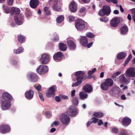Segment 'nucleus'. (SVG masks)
I'll list each match as a JSON object with an SVG mask.
<instances>
[{
  "instance_id": "obj_40",
  "label": "nucleus",
  "mask_w": 135,
  "mask_h": 135,
  "mask_svg": "<svg viewBox=\"0 0 135 135\" xmlns=\"http://www.w3.org/2000/svg\"><path fill=\"white\" fill-rule=\"evenodd\" d=\"M98 14L100 16H104L105 15L107 16V14L105 12L104 9H103L102 8V9H100L98 12Z\"/></svg>"
},
{
  "instance_id": "obj_8",
  "label": "nucleus",
  "mask_w": 135,
  "mask_h": 135,
  "mask_svg": "<svg viewBox=\"0 0 135 135\" xmlns=\"http://www.w3.org/2000/svg\"><path fill=\"white\" fill-rule=\"evenodd\" d=\"M48 70V67L47 65H41L37 69V72L40 74H44Z\"/></svg>"
},
{
  "instance_id": "obj_1",
  "label": "nucleus",
  "mask_w": 135,
  "mask_h": 135,
  "mask_svg": "<svg viewBox=\"0 0 135 135\" xmlns=\"http://www.w3.org/2000/svg\"><path fill=\"white\" fill-rule=\"evenodd\" d=\"M96 69L94 68L92 70L88 71V75H85V73L82 71H79L76 72L75 74V76L76 77V80L77 81L75 83H74L72 85V87L80 85L83 80H85L87 78L89 79L93 78L94 76L93 74L96 71Z\"/></svg>"
},
{
  "instance_id": "obj_44",
  "label": "nucleus",
  "mask_w": 135,
  "mask_h": 135,
  "mask_svg": "<svg viewBox=\"0 0 135 135\" xmlns=\"http://www.w3.org/2000/svg\"><path fill=\"white\" fill-rule=\"evenodd\" d=\"M132 54H129L128 58L126 60L125 63L126 64H127L132 58Z\"/></svg>"
},
{
  "instance_id": "obj_21",
  "label": "nucleus",
  "mask_w": 135,
  "mask_h": 135,
  "mask_svg": "<svg viewBox=\"0 0 135 135\" xmlns=\"http://www.w3.org/2000/svg\"><path fill=\"white\" fill-rule=\"evenodd\" d=\"M80 42L84 46H86L88 43V41L87 38L85 36H81Z\"/></svg>"
},
{
  "instance_id": "obj_46",
  "label": "nucleus",
  "mask_w": 135,
  "mask_h": 135,
  "mask_svg": "<svg viewBox=\"0 0 135 135\" xmlns=\"http://www.w3.org/2000/svg\"><path fill=\"white\" fill-rule=\"evenodd\" d=\"M100 20L101 22H106L108 21V19L107 17H104L100 19Z\"/></svg>"
},
{
  "instance_id": "obj_14",
  "label": "nucleus",
  "mask_w": 135,
  "mask_h": 135,
  "mask_svg": "<svg viewBox=\"0 0 135 135\" xmlns=\"http://www.w3.org/2000/svg\"><path fill=\"white\" fill-rule=\"evenodd\" d=\"M131 119L128 117L123 118L122 120V125L125 127L128 126L131 124Z\"/></svg>"
},
{
  "instance_id": "obj_42",
  "label": "nucleus",
  "mask_w": 135,
  "mask_h": 135,
  "mask_svg": "<svg viewBox=\"0 0 135 135\" xmlns=\"http://www.w3.org/2000/svg\"><path fill=\"white\" fill-rule=\"evenodd\" d=\"M86 35L88 37L90 38H94L95 37V35L91 32H88L86 33Z\"/></svg>"
},
{
  "instance_id": "obj_55",
  "label": "nucleus",
  "mask_w": 135,
  "mask_h": 135,
  "mask_svg": "<svg viewBox=\"0 0 135 135\" xmlns=\"http://www.w3.org/2000/svg\"><path fill=\"white\" fill-rule=\"evenodd\" d=\"M55 100L56 101L59 102L61 101V99L59 96H56L55 98Z\"/></svg>"
},
{
  "instance_id": "obj_47",
  "label": "nucleus",
  "mask_w": 135,
  "mask_h": 135,
  "mask_svg": "<svg viewBox=\"0 0 135 135\" xmlns=\"http://www.w3.org/2000/svg\"><path fill=\"white\" fill-rule=\"evenodd\" d=\"M59 38L58 35H56L52 39V40L54 42H56L59 41Z\"/></svg>"
},
{
  "instance_id": "obj_28",
  "label": "nucleus",
  "mask_w": 135,
  "mask_h": 135,
  "mask_svg": "<svg viewBox=\"0 0 135 135\" xmlns=\"http://www.w3.org/2000/svg\"><path fill=\"white\" fill-rule=\"evenodd\" d=\"M17 39L18 41L22 44L25 42L26 39V38L24 36L22 35H19L17 36Z\"/></svg>"
},
{
  "instance_id": "obj_19",
  "label": "nucleus",
  "mask_w": 135,
  "mask_h": 135,
  "mask_svg": "<svg viewBox=\"0 0 135 135\" xmlns=\"http://www.w3.org/2000/svg\"><path fill=\"white\" fill-rule=\"evenodd\" d=\"M38 0H31L30 2V7L32 8H35L39 5Z\"/></svg>"
},
{
  "instance_id": "obj_64",
  "label": "nucleus",
  "mask_w": 135,
  "mask_h": 135,
  "mask_svg": "<svg viewBox=\"0 0 135 135\" xmlns=\"http://www.w3.org/2000/svg\"><path fill=\"white\" fill-rule=\"evenodd\" d=\"M93 44V42H91L89 43L88 44H87L86 45L87 47L88 48H90L92 45Z\"/></svg>"
},
{
  "instance_id": "obj_29",
  "label": "nucleus",
  "mask_w": 135,
  "mask_h": 135,
  "mask_svg": "<svg viewBox=\"0 0 135 135\" xmlns=\"http://www.w3.org/2000/svg\"><path fill=\"white\" fill-rule=\"evenodd\" d=\"M120 30L122 34L125 35L128 32V28L127 26H123L120 28Z\"/></svg>"
},
{
  "instance_id": "obj_11",
  "label": "nucleus",
  "mask_w": 135,
  "mask_h": 135,
  "mask_svg": "<svg viewBox=\"0 0 135 135\" xmlns=\"http://www.w3.org/2000/svg\"><path fill=\"white\" fill-rule=\"evenodd\" d=\"M50 57V56L48 54H44L42 55L40 60L41 63L44 64H47L49 60Z\"/></svg>"
},
{
  "instance_id": "obj_10",
  "label": "nucleus",
  "mask_w": 135,
  "mask_h": 135,
  "mask_svg": "<svg viewBox=\"0 0 135 135\" xmlns=\"http://www.w3.org/2000/svg\"><path fill=\"white\" fill-rule=\"evenodd\" d=\"M126 73L127 76L130 77H135V68L133 67L127 69Z\"/></svg>"
},
{
  "instance_id": "obj_37",
  "label": "nucleus",
  "mask_w": 135,
  "mask_h": 135,
  "mask_svg": "<svg viewBox=\"0 0 135 135\" xmlns=\"http://www.w3.org/2000/svg\"><path fill=\"white\" fill-rule=\"evenodd\" d=\"M126 56V53L124 52H120L119 53V60L123 59L125 58Z\"/></svg>"
},
{
  "instance_id": "obj_27",
  "label": "nucleus",
  "mask_w": 135,
  "mask_h": 135,
  "mask_svg": "<svg viewBox=\"0 0 135 135\" xmlns=\"http://www.w3.org/2000/svg\"><path fill=\"white\" fill-rule=\"evenodd\" d=\"M43 12L46 16H48L51 15V12L49 9V7H46L43 9Z\"/></svg>"
},
{
  "instance_id": "obj_35",
  "label": "nucleus",
  "mask_w": 135,
  "mask_h": 135,
  "mask_svg": "<svg viewBox=\"0 0 135 135\" xmlns=\"http://www.w3.org/2000/svg\"><path fill=\"white\" fill-rule=\"evenodd\" d=\"M3 9L5 13H8L10 12V8L8 6L5 5H3Z\"/></svg>"
},
{
  "instance_id": "obj_17",
  "label": "nucleus",
  "mask_w": 135,
  "mask_h": 135,
  "mask_svg": "<svg viewBox=\"0 0 135 135\" xmlns=\"http://www.w3.org/2000/svg\"><path fill=\"white\" fill-rule=\"evenodd\" d=\"M3 98L5 100L4 101H11L13 100L12 96L7 92L4 93L2 94Z\"/></svg>"
},
{
  "instance_id": "obj_32",
  "label": "nucleus",
  "mask_w": 135,
  "mask_h": 135,
  "mask_svg": "<svg viewBox=\"0 0 135 135\" xmlns=\"http://www.w3.org/2000/svg\"><path fill=\"white\" fill-rule=\"evenodd\" d=\"M104 114L101 112H97L94 113L93 116L97 118H100L104 116Z\"/></svg>"
},
{
  "instance_id": "obj_58",
  "label": "nucleus",
  "mask_w": 135,
  "mask_h": 135,
  "mask_svg": "<svg viewBox=\"0 0 135 135\" xmlns=\"http://www.w3.org/2000/svg\"><path fill=\"white\" fill-rule=\"evenodd\" d=\"M84 3H88L90 2V0H81Z\"/></svg>"
},
{
  "instance_id": "obj_4",
  "label": "nucleus",
  "mask_w": 135,
  "mask_h": 135,
  "mask_svg": "<svg viewBox=\"0 0 135 135\" xmlns=\"http://www.w3.org/2000/svg\"><path fill=\"white\" fill-rule=\"evenodd\" d=\"M59 119L64 125H68L69 123L70 119L69 116L64 113H62L59 117Z\"/></svg>"
},
{
  "instance_id": "obj_61",
  "label": "nucleus",
  "mask_w": 135,
  "mask_h": 135,
  "mask_svg": "<svg viewBox=\"0 0 135 135\" xmlns=\"http://www.w3.org/2000/svg\"><path fill=\"white\" fill-rule=\"evenodd\" d=\"M61 98L63 99H68V97L65 95H62L61 96Z\"/></svg>"
},
{
  "instance_id": "obj_12",
  "label": "nucleus",
  "mask_w": 135,
  "mask_h": 135,
  "mask_svg": "<svg viewBox=\"0 0 135 135\" xmlns=\"http://www.w3.org/2000/svg\"><path fill=\"white\" fill-rule=\"evenodd\" d=\"M14 19L16 23L18 25H21L23 23V20L22 16L21 14L15 15Z\"/></svg>"
},
{
  "instance_id": "obj_5",
  "label": "nucleus",
  "mask_w": 135,
  "mask_h": 135,
  "mask_svg": "<svg viewBox=\"0 0 135 135\" xmlns=\"http://www.w3.org/2000/svg\"><path fill=\"white\" fill-rule=\"evenodd\" d=\"M77 110L76 108L73 105L70 106L67 109V113L71 117H74L77 114Z\"/></svg>"
},
{
  "instance_id": "obj_16",
  "label": "nucleus",
  "mask_w": 135,
  "mask_h": 135,
  "mask_svg": "<svg viewBox=\"0 0 135 135\" xmlns=\"http://www.w3.org/2000/svg\"><path fill=\"white\" fill-rule=\"evenodd\" d=\"M63 54L61 51L58 52L53 55L54 59L56 60H61L63 56Z\"/></svg>"
},
{
  "instance_id": "obj_15",
  "label": "nucleus",
  "mask_w": 135,
  "mask_h": 135,
  "mask_svg": "<svg viewBox=\"0 0 135 135\" xmlns=\"http://www.w3.org/2000/svg\"><path fill=\"white\" fill-rule=\"evenodd\" d=\"M110 24L112 27H115L118 25V17H114L110 21Z\"/></svg>"
},
{
  "instance_id": "obj_50",
  "label": "nucleus",
  "mask_w": 135,
  "mask_h": 135,
  "mask_svg": "<svg viewBox=\"0 0 135 135\" xmlns=\"http://www.w3.org/2000/svg\"><path fill=\"white\" fill-rule=\"evenodd\" d=\"M86 10V8L85 7H81L80 9L79 12L80 13H82L84 12Z\"/></svg>"
},
{
  "instance_id": "obj_2",
  "label": "nucleus",
  "mask_w": 135,
  "mask_h": 135,
  "mask_svg": "<svg viewBox=\"0 0 135 135\" xmlns=\"http://www.w3.org/2000/svg\"><path fill=\"white\" fill-rule=\"evenodd\" d=\"M113 84V81L112 79L107 78L105 80L104 82L101 83L100 87L103 90H106L109 87L111 86Z\"/></svg>"
},
{
  "instance_id": "obj_59",
  "label": "nucleus",
  "mask_w": 135,
  "mask_h": 135,
  "mask_svg": "<svg viewBox=\"0 0 135 135\" xmlns=\"http://www.w3.org/2000/svg\"><path fill=\"white\" fill-rule=\"evenodd\" d=\"M121 99L122 100H125L126 99V97L125 95L124 94H123L121 96Z\"/></svg>"
},
{
  "instance_id": "obj_34",
  "label": "nucleus",
  "mask_w": 135,
  "mask_h": 135,
  "mask_svg": "<svg viewBox=\"0 0 135 135\" xmlns=\"http://www.w3.org/2000/svg\"><path fill=\"white\" fill-rule=\"evenodd\" d=\"M64 17L63 15H60L57 17L56 21L57 23H60L63 21Z\"/></svg>"
},
{
  "instance_id": "obj_20",
  "label": "nucleus",
  "mask_w": 135,
  "mask_h": 135,
  "mask_svg": "<svg viewBox=\"0 0 135 135\" xmlns=\"http://www.w3.org/2000/svg\"><path fill=\"white\" fill-rule=\"evenodd\" d=\"M76 4L74 1L71 2L69 6L70 11L73 12H75L77 11Z\"/></svg>"
},
{
  "instance_id": "obj_43",
  "label": "nucleus",
  "mask_w": 135,
  "mask_h": 135,
  "mask_svg": "<svg viewBox=\"0 0 135 135\" xmlns=\"http://www.w3.org/2000/svg\"><path fill=\"white\" fill-rule=\"evenodd\" d=\"M118 75V71H117L116 73L113 75L112 78L114 80H117L118 78L117 76Z\"/></svg>"
},
{
  "instance_id": "obj_30",
  "label": "nucleus",
  "mask_w": 135,
  "mask_h": 135,
  "mask_svg": "<svg viewBox=\"0 0 135 135\" xmlns=\"http://www.w3.org/2000/svg\"><path fill=\"white\" fill-rule=\"evenodd\" d=\"M52 8L54 10L57 12L62 11L61 7L57 4V3L55 4L52 6Z\"/></svg>"
},
{
  "instance_id": "obj_25",
  "label": "nucleus",
  "mask_w": 135,
  "mask_h": 135,
  "mask_svg": "<svg viewBox=\"0 0 135 135\" xmlns=\"http://www.w3.org/2000/svg\"><path fill=\"white\" fill-rule=\"evenodd\" d=\"M31 81L33 82H36L38 79L37 75L34 73H31L29 76Z\"/></svg>"
},
{
  "instance_id": "obj_6",
  "label": "nucleus",
  "mask_w": 135,
  "mask_h": 135,
  "mask_svg": "<svg viewBox=\"0 0 135 135\" xmlns=\"http://www.w3.org/2000/svg\"><path fill=\"white\" fill-rule=\"evenodd\" d=\"M56 86L54 85L49 88L46 93V96L48 97H53L54 96L55 92L56 90Z\"/></svg>"
},
{
  "instance_id": "obj_62",
  "label": "nucleus",
  "mask_w": 135,
  "mask_h": 135,
  "mask_svg": "<svg viewBox=\"0 0 135 135\" xmlns=\"http://www.w3.org/2000/svg\"><path fill=\"white\" fill-rule=\"evenodd\" d=\"M112 2L114 4H116L117 3V0H110V3Z\"/></svg>"
},
{
  "instance_id": "obj_41",
  "label": "nucleus",
  "mask_w": 135,
  "mask_h": 135,
  "mask_svg": "<svg viewBox=\"0 0 135 135\" xmlns=\"http://www.w3.org/2000/svg\"><path fill=\"white\" fill-rule=\"evenodd\" d=\"M73 104L74 105H77L78 104V101L76 98H74L72 100Z\"/></svg>"
},
{
  "instance_id": "obj_56",
  "label": "nucleus",
  "mask_w": 135,
  "mask_h": 135,
  "mask_svg": "<svg viewBox=\"0 0 135 135\" xmlns=\"http://www.w3.org/2000/svg\"><path fill=\"white\" fill-rule=\"evenodd\" d=\"M75 90H74L72 91L71 94V97H73L75 96Z\"/></svg>"
},
{
  "instance_id": "obj_9",
  "label": "nucleus",
  "mask_w": 135,
  "mask_h": 135,
  "mask_svg": "<svg viewBox=\"0 0 135 135\" xmlns=\"http://www.w3.org/2000/svg\"><path fill=\"white\" fill-rule=\"evenodd\" d=\"M11 104L10 101H3L1 103V108L3 110H6L11 107Z\"/></svg>"
},
{
  "instance_id": "obj_45",
  "label": "nucleus",
  "mask_w": 135,
  "mask_h": 135,
  "mask_svg": "<svg viewBox=\"0 0 135 135\" xmlns=\"http://www.w3.org/2000/svg\"><path fill=\"white\" fill-rule=\"evenodd\" d=\"M91 120H92L91 121L92 123H95L98 122L99 119L96 118V117H93L91 118Z\"/></svg>"
},
{
  "instance_id": "obj_23",
  "label": "nucleus",
  "mask_w": 135,
  "mask_h": 135,
  "mask_svg": "<svg viewBox=\"0 0 135 135\" xmlns=\"http://www.w3.org/2000/svg\"><path fill=\"white\" fill-rule=\"evenodd\" d=\"M84 90L86 92L89 93L93 90V88L91 85H86L83 87Z\"/></svg>"
},
{
  "instance_id": "obj_33",
  "label": "nucleus",
  "mask_w": 135,
  "mask_h": 135,
  "mask_svg": "<svg viewBox=\"0 0 135 135\" xmlns=\"http://www.w3.org/2000/svg\"><path fill=\"white\" fill-rule=\"evenodd\" d=\"M79 96L80 99H84L86 98L88 96V95L82 91L79 93Z\"/></svg>"
},
{
  "instance_id": "obj_36",
  "label": "nucleus",
  "mask_w": 135,
  "mask_h": 135,
  "mask_svg": "<svg viewBox=\"0 0 135 135\" xmlns=\"http://www.w3.org/2000/svg\"><path fill=\"white\" fill-rule=\"evenodd\" d=\"M23 49L21 47H20L17 50H14V53L16 54H18L22 53L23 51Z\"/></svg>"
},
{
  "instance_id": "obj_26",
  "label": "nucleus",
  "mask_w": 135,
  "mask_h": 135,
  "mask_svg": "<svg viewBox=\"0 0 135 135\" xmlns=\"http://www.w3.org/2000/svg\"><path fill=\"white\" fill-rule=\"evenodd\" d=\"M102 8L103 9H104L105 12L107 14V16H109L111 12V9L110 7L107 5L104 6Z\"/></svg>"
},
{
  "instance_id": "obj_3",
  "label": "nucleus",
  "mask_w": 135,
  "mask_h": 135,
  "mask_svg": "<svg viewBox=\"0 0 135 135\" xmlns=\"http://www.w3.org/2000/svg\"><path fill=\"white\" fill-rule=\"evenodd\" d=\"M75 27L78 31H81L85 27V22L81 19L75 20Z\"/></svg>"
},
{
  "instance_id": "obj_53",
  "label": "nucleus",
  "mask_w": 135,
  "mask_h": 135,
  "mask_svg": "<svg viewBox=\"0 0 135 135\" xmlns=\"http://www.w3.org/2000/svg\"><path fill=\"white\" fill-rule=\"evenodd\" d=\"M26 15L27 17H29L31 15V12L28 11H27L26 13Z\"/></svg>"
},
{
  "instance_id": "obj_60",
  "label": "nucleus",
  "mask_w": 135,
  "mask_h": 135,
  "mask_svg": "<svg viewBox=\"0 0 135 135\" xmlns=\"http://www.w3.org/2000/svg\"><path fill=\"white\" fill-rule=\"evenodd\" d=\"M12 64L13 65H17V62L16 61L13 60L12 62Z\"/></svg>"
},
{
  "instance_id": "obj_52",
  "label": "nucleus",
  "mask_w": 135,
  "mask_h": 135,
  "mask_svg": "<svg viewBox=\"0 0 135 135\" xmlns=\"http://www.w3.org/2000/svg\"><path fill=\"white\" fill-rule=\"evenodd\" d=\"M112 131L115 133H118V130L117 128L113 127L112 129Z\"/></svg>"
},
{
  "instance_id": "obj_39",
  "label": "nucleus",
  "mask_w": 135,
  "mask_h": 135,
  "mask_svg": "<svg viewBox=\"0 0 135 135\" xmlns=\"http://www.w3.org/2000/svg\"><path fill=\"white\" fill-rule=\"evenodd\" d=\"M98 14L100 16H104L105 15L107 16V14L105 12L104 9H103L102 8V9H100L98 12Z\"/></svg>"
},
{
  "instance_id": "obj_31",
  "label": "nucleus",
  "mask_w": 135,
  "mask_h": 135,
  "mask_svg": "<svg viewBox=\"0 0 135 135\" xmlns=\"http://www.w3.org/2000/svg\"><path fill=\"white\" fill-rule=\"evenodd\" d=\"M59 49L60 50L65 51L66 50L67 47L66 45L63 43H60L59 45Z\"/></svg>"
},
{
  "instance_id": "obj_63",
  "label": "nucleus",
  "mask_w": 135,
  "mask_h": 135,
  "mask_svg": "<svg viewBox=\"0 0 135 135\" xmlns=\"http://www.w3.org/2000/svg\"><path fill=\"white\" fill-rule=\"evenodd\" d=\"M45 114L47 116L49 117L50 116V112L49 111H47L45 112Z\"/></svg>"
},
{
  "instance_id": "obj_54",
  "label": "nucleus",
  "mask_w": 135,
  "mask_h": 135,
  "mask_svg": "<svg viewBox=\"0 0 135 135\" xmlns=\"http://www.w3.org/2000/svg\"><path fill=\"white\" fill-rule=\"evenodd\" d=\"M104 124L102 120L100 119L99 120V121L98 123V124L99 126H101Z\"/></svg>"
},
{
  "instance_id": "obj_48",
  "label": "nucleus",
  "mask_w": 135,
  "mask_h": 135,
  "mask_svg": "<svg viewBox=\"0 0 135 135\" xmlns=\"http://www.w3.org/2000/svg\"><path fill=\"white\" fill-rule=\"evenodd\" d=\"M69 21L70 22L74 21L75 20V17L72 15L69 16L68 17Z\"/></svg>"
},
{
  "instance_id": "obj_7",
  "label": "nucleus",
  "mask_w": 135,
  "mask_h": 135,
  "mask_svg": "<svg viewBox=\"0 0 135 135\" xmlns=\"http://www.w3.org/2000/svg\"><path fill=\"white\" fill-rule=\"evenodd\" d=\"M10 131V127L7 124H3L0 126V132L2 133H6L9 132Z\"/></svg>"
},
{
  "instance_id": "obj_38",
  "label": "nucleus",
  "mask_w": 135,
  "mask_h": 135,
  "mask_svg": "<svg viewBox=\"0 0 135 135\" xmlns=\"http://www.w3.org/2000/svg\"><path fill=\"white\" fill-rule=\"evenodd\" d=\"M119 135H129L126 130L123 129H120Z\"/></svg>"
},
{
  "instance_id": "obj_18",
  "label": "nucleus",
  "mask_w": 135,
  "mask_h": 135,
  "mask_svg": "<svg viewBox=\"0 0 135 135\" xmlns=\"http://www.w3.org/2000/svg\"><path fill=\"white\" fill-rule=\"evenodd\" d=\"M119 79L120 82L124 84H128L130 81V79H126L125 76L123 75H120L119 76Z\"/></svg>"
},
{
  "instance_id": "obj_22",
  "label": "nucleus",
  "mask_w": 135,
  "mask_h": 135,
  "mask_svg": "<svg viewBox=\"0 0 135 135\" xmlns=\"http://www.w3.org/2000/svg\"><path fill=\"white\" fill-rule=\"evenodd\" d=\"M20 9L17 8L12 7L11 10V15H18V14H20Z\"/></svg>"
},
{
  "instance_id": "obj_13",
  "label": "nucleus",
  "mask_w": 135,
  "mask_h": 135,
  "mask_svg": "<svg viewBox=\"0 0 135 135\" xmlns=\"http://www.w3.org/2000/svg\"><path fill=\"white\" fill-rule=\"evenodd\" d=\"M34 91L30 89L25 93V97L28 100L32 99L33 97Z\"/></svg>"
},
{
  "instance_id": "obj_51",
  "label": "nucleus",
  "mask_w": 135,
  "mask_h": 135,
  "mask_svg": "<svg viewBox=\"0 0 135 135\" xmlns=\"http://www.w3.org/2000/svg\"><path fill=\"white\" fill-rule=\"evenodd\" d=\"M36 89L38 91L40 90L41 88V85L39 84L37 86H36L35 87Z\"/></svg>"
},
{
  "instance_id": "obj_57",
  "label": "nucleus",
  "mask_w": 135,
  "mask_h": 135,
  "mask_svg": "<svg viewBox=\"0 0 135 135\" xmlns=\"http://www.w3.org/2000/svg\"><path fill=\"white\" fill-rule=\"evenodd\" d=\"M13 0H8V3L9 5H11L13 2Z\"/></svg>"
},
{
  "instance_id": "obj_24",
  "label": "nucleus",
  "mask_w": 135,
  "mask_h": 135,
  "mask_svg": "<svg viewBox=\"0 0 135 135\" xmlns=\"http://www.w3.org/2000/svg\"><path fill=\"white\" fill-rule=\"evenodd\" d=\"M67 43L69 47L71 50H74L76 47V45L74 42L71 40L67 41Z\"/></svg>"
},
{
  "instance_id": "obj_49",
  "label": "nucleus",
  "mask_w": 135,
  "mask_h": 135,
  "mask_svg": "<svg viewBox=\"0 0 135 135\" xmlns=\"http://www.w3.org/2000/svg\"><path fill=\"white\" fill-rule=\"evenodd\" d=\"M38 94L39 97L41 100L42 101H44V98L43 96V94L40 92H38Z\"/></svg>"
}]
</instances>
